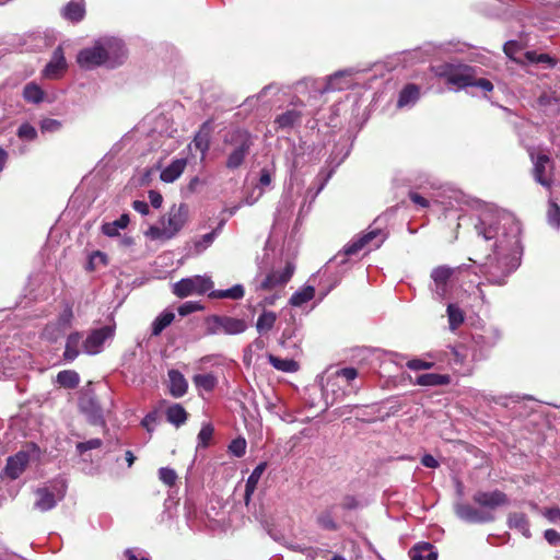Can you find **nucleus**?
Listing matches in <instances>:
<instances>
[{
	"instance_id": "f257e3e1",
	"label": "nucleus",
	"mask_w": 560,
	"mask_h": 560,
	"mask_svg": "<svg viewBox=\"0 0 560 560\" xmlns=\"http://www.w3.org/2000/svg\"><path fill=\"white\" fill-rule=\"evenodd\" d=\"M475 230L492 250L480 264V272L492 284L502 285L518 267L522 254L521 223L509 212L492 208L481 210Z\"/></svg>"
},
{
	"instance_id": "f03ea898",
	"label": "nucleus",
	"mask_w": 560,
	"mask_h": 560,
	"mask_svg": "<svg viewBox=\"0 0 560 560\" xmlns=\"http://www.w3.org/2000/svg\"><path fill=\"white\" fill-rule=\"evenodd\" d=\"M126 57L124 43L115 37L97 39L92 47L79 51L77 62L84 70L105 66L115 68L122 63Z\"/></svg>"
},
{
	"instance_id": "7ed1b4c3",
	"label": "nucleus",
	"mask_w": 560,
	"mask_h": 560,
	"mask_svg": "<svg viewBox=\"0 0 560 560\" xmlns=\"http://www.w3.org/2000/svg\"><path fill=\"white\" fill-rule=\"evenodd\" d=\"M188 220V207L185 203L173 206L155 224L144 232L151 241L165 242L175 237Z\"/></svg>"
},
{
	"instance_id": "20e7f679",
	"label": "nucleus",
	"mask_w": 560,
	"mask_h": 560,
	"mask_svg": "<svg viewBox=\"0 0 560 560\" xmlns=\"http://www.w3.org/2000/svg\"><path fill=\"white\" fill-rule=\"evenodd\" d=\"M434 72L438 77L444 78L446 83L454 86L456 90L465 89L468 86H477L485 92L493 90V84L487 79L475 78V71L468 66H452L444 65L434 68Z\"/></svg>"
},
{
	"instance_id": "39448f33",
	"label": "nucleus",
	"mask_w": 560,
	"mask_h": 560,
	"mask_svg": "<svg viewBox=\"0 0 560 560\" xmlns=\"http://www.w3.org/2000/svg\"><path fill=\"white\" fill-rule=\"evenodd\" d=\"M224 143L229 147L225 165L229 170H236L248 155L253 145V138L246 130L236 129L225 137Z\"/></svg>"
},
{
	"instance_id": "423d86ee",
	"label": "nucleus",
	"mask_w": 560,
	"mask_h": 560,
	"mask_svg": "<svg viewBox=\"0 0 560 560\" xmlns=\"http://www.w3.org/2000/svg\"><path fill=\"white\" fill-rule=\"evenodd\" d=\"M294 265L288 262L280 270H271L270 272L262 275L259 273L255 277L253 284L257 293L265 291H279L281 290L292 278L294 273Z\"/></svg>"
},
{
	"instance_id": "0eeeda50",
	"label": "nucleus",
	"mask_w": 560,
	"mask_h": 560,
	"mask_svg": "<svg viewBox=\"0 0 560 560\" xmlns=\"http://www.w3.org/2000/svg\"><path fill=\"white\" fill-rule=\"evenodd\" d=\"M66 492V481L63 479H55L35 491L36 501L34 506L42 512L49 511L65 498Z\"/></svg>"
},
{
	"instance_id": "6e6552de",
	"label": "nucleus",
	"mask_w": 560,
	"mask_h": 560,
	"mask_svg": "<svg viewBox=\"0 0 560 560\" xmlns=\"http://www.w3.org/2000/svg\"><path fill=\"white\" fill-rule=\"evenodd\" d=\"M247 329V323L243 318L228 315H212L207 319L209 335H240Z\"/></svg>"
},
{
	"instance_id": "1a4fd4ad",
	"label": "nucleus",
	"mask_w": 560,
	"mask_h": 560,
	"mask_svg": "<svg viewBox=\"0 0 560 560\" xmlns=\"http://www.w3.org/2000/svg\"><path fill=\"white\" fill-rule=\"evenodd\" d=\"M504 54L518 63H546L552 68L556 61L548 54H538L536 51L523 52V46L516 40H509L503 46Z\"/></svg>"
},
{
	"instance_id": "9d476101",
	"label": "nucleus",
	"mask_w": 560,
	"mask_h": 560,
	"mask_svg": "<svg viewBox=\"0 0 560 560\" xmlns=\"http://www.w3.org/2000/svg\"><path fill=\"white\" fill-rule=\"evenodd\" d=\"M213 283L209 278L196 276L184 278L173 284V293L178 298H186L192 294H201L212 288Z\"/></svg>"
},
{
	"instance_id": "9b49d317",
	"label": "nucleus",
	"mask_w": 560,
	"mask_h": 560,
	"mask_svg": "<svg viewBox=\"0 0 560 560\" xmlns=\"http://www.w3.org/2000/svg\"><path fill=\"white\" fill-rule=\"evenodd\" d=\"M386 238V234L380 229H373L363 234L362 236L352 240L346 247V255H354L361 249L369 247V249L378 248Z\"/></svg>"
},
{
	"instance_id": "f8f14e48",
	"label": "nucleus",
	"mask_w": 560,
	"mask_h": 560,
	"mask_svg": "<svg viewBox=\"0 0 560 560\" xmlns=\"http://www.w3.org/2000/svg\"><path fill=\"white\" fill-rule=\"evenodd\" d=\"M110 327L93 330L83 342V350L88 354H97L102 351L104 342L113 336Z\"/></svg>"
},
{
	"instance_id": "ddd939ff",
	"label": "nucleus",
	"mask_w": 560,
	"mask_h": 560,
	"mask_svg": "<svg viewBox=\"0 0 560 560\" xmlns=\"http://www.w3.org/2000/svg\"><path fill=\"white\" fill-rule=\"evenodd\" d=\"M353 73L352 69H346L335 72L327 79L322 93L345 91L353 85Z\"/></svg>"
},
{
	"instance_id": "4468645a",
	"label": "nucleus",
	"mask_w": 560,
	"mask_h": 560,
	"mask_svg": "<svg viewBox=\"0 0 560 560\" xmlns=\"http://www.w3.org/2000/svg\"><path fill=\"white\" fill-rule=\"evenodd\" d=\"M455 513L462 521L467 523H488L494 518L490 512L481 511L463 503L455 505Z\"/></svg>"
},
{
	"instance_id": "2eb2a0df",
	"label": "nucleus",
	"mask_w": 560,
	"mask_h": 560,
	"mask_svg": "<svg viewBox=\"0 0 560 560\" xmlns=\"http://www.w3.org/2000/svg\"><path fill=\"white\" fill-rule=\"evenodd\" d=\"M67 69V61L65 58L63 49L61 46H58L49 60V62L44 68L42 74L46 79L56 80L59 79Z\"/></svg>"
},
{
	"instance_id": "dca6fc26",
	"label": "nucleus",
	"mask_w": 560,
	"mask_h": 560,
	"mask_svg": "<svg viewBox=\"0 0 560 560\" xmlns=\"http://www.w3.org/2000/svg\"><path fill=\"white\" fill-rule=\"evenodd\" d=\"M453 275V269L446 266H440L432 270L433 292L438 299L442 300L447 294V283Z\"/></svg>"
},
{
	"instance_id": "f3484780",
	"label": "nucleus",
	"mask_w": 560,
	"mask_h": 560,
	"mask_svg": "<svg viewBox=\"0 0 560 560\" xmlns=\"http://www.w3.org/2000/svg\"><path fill=\"white\" fill-rule=\"evenodd\" d=\"M472 499L475 503H477L478 505L488 509H495L498 506L506 504L508 502L506 495L499 490L490 492L479 491L474 494Z\"/></svg>"
},
{
	"instance_id": "a211bd4d",
	"label": "nucleus",
	"mask_w": 560,
	"mask_h": 560,
	"mask_svg": "<svg viewBox=\"0 0 560 560\" xmlns=\"http://www.w3.org/2000/svg\"><path fill=\"white\" fill-rule=\"evenodd\" d=\"M30 460V455L26 452H19L13 456H10L4 467V474L11 478H19L25 470Z\"/></svg>"
},
{
	"instance_id": "6ab92c4d",
	"label": "nucleus",
	"mask_w": 560,
	"mask_h": 560,
	"mask_svg": "<svg viewBox=\"0 0 560 560\" xmlns=\"http://www.w3.org/2000/svg\"><path fill=\"white\" fill-rule=\"evenodd\" d=\"M168 376V390L174 398L183 397L188 390V383L185 376L177 370H170Z\"/></svg>"
},
{
	"instance_id": "aec40b11",
	"label": "nucleus",
	"mask_w": 560,
	"mask_h": 560,
	"mask_svg": "<svg viewBox=\"0 0 560 560\" xmlns=\"http://www.w3.org/2000/svg\"><path fill=\"white\" fill-rule=\"evenodd\" d=\"M551 161L549 156L541 154L538 155L534 161V177L537 183L541 186L550 188L552 180L550 176L547 175L546 170L550 166Z\"/></svg>"
},
{
	"instance_id": "412c9836",
	"label": "nucleus",
	"mask_w": 560,
	"mask_h": 560,
	"mask_svg": "<svg viewBox=\"0 0 560 560\" xmlns=\"http://www.w3.org/2000/svg\"><path fill=\"white\" fill-rule=\"evenodd\" d=\"M187 165L186 159H176L164 167L160 174V178L164 183H173L184 173Z\"/></svg>"
},
{
	"instance_id": "4be33fe9",
	"label": "nucleus",
	"mask_w": 560,
	"mask_h": 560,
	"mask_svg": "<svg viewBox=\"0 0 560 560\" xmlns=\"http://www.w3.org/2000/svg\"><path fill=\"white\" fill-rule=\"evenodd\" d=\"M411 560H438L436 548L430 542H419L409 551Z\"/></svg>"
},
{
	"instance_id": "5701e85b",
	"label": "nucleus",
	"mask_w": 560,
	"mask_h": 560,
	"mask_svg": "<svg viewBox=\"0 0 560 560\" xmlns=\"http://www.w3.org/2000/svg\"><path fill=\"white\" fill-rule=\"evenodd\" d=\"M266 467H267V463H265V462L258 464L254 468V470L252 471L249 477L247 478L246 485H245V494H244V501H245L246 505L249 504V502L252 500V495L254 494L256 487H257L264 471L266 470Z\"/></svg>"
},
{
	"instance_id": "b1692460",
	"label": "nucleus",
	"mask_w": 560,
	"mask_h": 560,
	"mask_svg": "<svg viewBox=\"0 0 560 560\" xmlns=\"http://www.w3.org/2000/svg\"><path fill=\"white\" fill-rule=\"evenodd\" d=\"M62 16L71 22H79L85 15L84 0H71L61 10Z\"/></svg>"
},
{
	"instance_id": "393cba45",
	"label": "nucleus",
	"mask_w": 560,
	"mask_h": 560,
	"mask_svg": "<svg viewBox=\"0 0 560 560\" xmlns=\"http://www.w3.org/2000/svg\"><path fill=\"white\" fill-rule=\"evenodd\" d=\"M129 222V215L127 213H124L113 222L103 223L101 226V231L104 235L108 237H115L120 234V230H125L128 226Z\"/></svg>"
},
{
	"instance_id": "a878e982",
	"label": "nucleus",
	"mask_w": 560,
	"mask_h": 560,
	"mask_svg": "<svg viewBox=\"0 0 560 560\" xmlns=\"http://www.w3.org/2000/svg\"><path fill=\"white\" fill-rule=\"evenodd\" d=\"M451 383V377L446 374H438V373H427L419 375L415 384L419 386L432 387V386H442Z\"/></svg>"
},
{
	"instance_id": "bb28decb",
	"label": "nucleus",
	"mask_w": 560,
	"mask_h": 560,
	"mask_svg": "<svg viewBox=\"0 0 560 560\" xmlns=\"http://www.w3.org/2000/svg\"><path fill=\"white\" fill-rule=\"evenodd\" d=\"M419 97L420 89L416 84H408L399 93L397 106L406 107L415 105Z\"/></svg>"
},
{
	"instance_id": "cd10ccee",
	"label": "nucleus",
	"mask_w": 560,
	"mask_h": 560,
	"mask_svg": "<svg viewBox=\"0 0 560 560\" xmlns=\"http://www.w3.org/2000/svg\"><path fill=\"white\" fill-rule=\"evenodd\" d=\"M82 336L79 332L70 334L67 338L65 352H63V359L67 362H72L74 359L78 358L80 353V345H81Z\"/></svg>"
},
{
	"instance_id": "c85d7f7f",
	"label": "nucleus",
	"mask_w": 560,
	"mask_h": 560,
	"mask_svg": "<svg viewBox=\"0 0 560 560\" xmlns=\"http://www.w3.org/2000/svg\"><path fill=\"white\" fill-rule=\"evenodd\" d=\"M315 296V288L313 285H305L295 291L289 300L290 305L300 307L305 303L313 300Z\"/></svg>"
},
{
	"instance_id": "c756f323",
	"label": "nucleus",
	"mask_w": 560,
	"mask_h": 560,
	"mask_svg": "<svg viewBox=\"0 0 560 560\" xmlns=\"http://www.w3.org/2000/svg\"><path fill=\"white\" fill-rule=\"evenodd\" d=\"M269 363L278 371L294 373L299 370V363L293 359H281L273 354H268Z\"/></svg>"
},
{
	"instance_id": "7c9ffc66",
	"label": "nucleus",
	"mask_w": 560,
	"mask_h": 560,
	"mask_svg": "<svg viewBox=\"0 0 560 560\" xmlns=\"http://www.w3.org/2000/svg\"><path fill=\"white\" fill-rule=\"evenodd\" d=\"M277 320V314L272 311H264L257 318L256 322V329L257 331L262 335L268 331H270Z\"/></svg>"
},
{
	"instance_id": "2f4dec72",
	"label": "nucleus",
	"mask_w": 560,
	"mask_h": 560,
	"mask_svg": "<svg viewBox=\"0 0 560 560\" xmlns=\"http://www.w3.org/2000/svg\"><path fill=\"white\" fill-rule=\"evenodd\" d=\"M22 95L31 104H39L44 101V91L35 82L27 83L23 89Z\"/></svg>"
},
{
	"instance_id": "473e14b6",
	"label": "nucleus",
	"mask_w": 560,
	"mask_h": 560,
	"mask_svg": "<svg viewBox=\"0 0 560 560\" xmlns=\"http://www.w3.org/2000/svg\"><path fill=\"white\" fill-rule=\"evenodd\" d=\"M166 419L170 423L174 424L175 427H179L186 422L187 412L182 405L174 404L167 408Z\"/></svg>"
},
{
	"instance_id": "72a5a7b5",
	"label": "nucleus",
	"mask_w": 560,
	"mask_h": 560,
	"mask_svg": "<svg viewBox=\"0 0 560 560\" xmlns=\"http://www.w3.org/2000/svg\"><path fill=\"white\" fill-rule=\"evenodd\" d=\"M447 318H448V326L452 331L456 330L465 320V314L463 310L454 304L450 303L447 305Z\"/></svg>"
},
{
	"instance_id": "f704fd0d",
	"label": "nucleus",
	"mask_w": 560,
	"mask_h": 560,
	"mask_svg": "<svg viewBox=\"0 0 560 560\" xmlns=\"http://www.w3.org/2000/svg\"><path fill=\"white\" fill-rule=\"evenodd\" d=\"M175 318L172 311H163L152 323V335L159 336L167 326H170Z\"/></svg>"
},
{
	"instance_id": "c9c22d12",
	"label": "nucleus",
	"mask_w": 560,
	"mask_h": 560,
	"mask_svg": "<svg viewBox=\"0 0 560 560\" xmlns=\"http://www.w3.org/2000/svg\"><path fill=\"white\" fill-rule=\"evenodd\" d=\"M316 524L325 530H337L339 528L338 523L335 521L332 513V506L326 509L317 514Z\"/></svg>"
},
{
	"instance_id": "e433bc0d",
	"label": "nucleus",
	"mask_w": 560,
	"mask_h": 560,
	"mask_svg": "<svg viewBox=\"0 0 560 560\" xmlns=\"http://www.w3.org/2000/svg\"><path fill=\"white\" fill-rule=\"evenodd\" d=\"M192 382L197 388L206 392L213 390L218 384L217 377L211 373L197 374L192 377Z\"/></svg>"
},
{
	"instance_id": "4c0bfd02",
	"label": "nucleus",
	"mask_w": 560,
	"mask_h": 560,
	"mask_svg": "<svg viewBox=\"0 0 560 560\" xmlns=\"http://www.w3.org/2000/svg\"><path fill=\"white\" fill-rule=\"evenodd\" d=\"M509 525L511 528L518 529L525 537L530 536L529 523L523 513H513L509 516Z\"/></svg>"
},
{
	"instance_id": "58836bf2",
	"label": "nucleus",
	"mask_w": 560,
	"mask_h": 560,
	"mask_svg": "<svg viewBox=\"0 0 560 560\" xmlns=\"http://www.w3.org/2000/svg\"><path fill=\"white\" fill-rule=\"evenodd\" d=\"M57 382L66 388H74L79 385L80 377L75 371L65 370L57 374Z\"/></svg>"
},
{
	"instance_id": "ea45409f",
	"label": "nucleus",
	"mask_w": 560,
	"mask_h": 560,
	"mask_svg": "<svg viewBox=\"0 0 560 560\" xmlns=\"http://www.w3.org/2000/svg\"><path fill=\"white\" fill-rule=\"evenodd\" d=\"M301 120V113L296 109H290L277 117L276 122L280 128L293 127Z\"/></svg>"
},
{
	"instance_id": "a19ab883",
	"label": "nucleus",
	"mask_w": 560,
	"mask_h": 560,
	"mask_svg": "<svg viewBox=\"0 0 560 560\" xmlns=\"http://www.w3.org/2000/svg\"><path fill=\"white\" fill-rule=\"evenodd\" d=\"M244 288L242 284H235L226 290H217L211 293V296L219 299H231V300H240L244 296Z\"/></svg>"
},
{
	"instance_id": "79ce46f5",
	"label": "nucleus",
	"mask_w": 560,
	"mask_h": 560,
	"mask_svg": "<svg viewBox=\"0 0 560 560\" xmlns=\"http://www.w3.org/2000/svg\"><path fill=\"white\" fill-rule=\"evenodd\" d=\"M72 318H73V312H72V308L70 306H67L59 315L58 319H57V323L55 324V326L60 330H65L66 328H68L70 325H71V322H72ZM54 325H48L46 328H45V334H48L50 328H52Z\"/></svg>"
},
{
	"instance_id": "37998d69",
	"label": "nucleus",
	"mask_w": 560,
	"mask_h": 560,
	"mask_svg": "<svg viewBox=\"0 0 560 560\" xmlns=\"http://www.w3.org/2000/svg\"><path fill=\"white\" fill-rule=\"evenodd\" d=\"M210 137L206 131H198L192 140V145L205 154L209 150Z\"/></svg>"
},
{
	"instance_id": "c03bdc74",
	"label": "nucleus",
	"mask_w": 560,
	"mask_h": 560,
	"mask_svg": "<svg viewBox=\"0 0 560 560\" xmlns=\"http://www.w3.org/2000/svg\"><path fill=\"white\" fill-rule=\"evenodd\" d=\"M217 235H218V231L217 230L202 235L200 240H197L194 243L195 252L197 254L202 253L205 249H207L213 243V241L217 237Z\"/></svg>"
},
{
	"instance_id": "a18cd8bd",
	"label": "nucleus",
	"mask_w": 560,
	"mask_h": 560,
	"mask_svg": "<svg viewBox=\"0 0 560 560\" xmlns=\"http://www.w3.org/2000/svg\"><path fill=\"white\" fill-rule=\"evenodd\" d=\"M18 136L22 140L33 141L37 138V130L31 124L24 122L19 127Z\"/></svg>"
},
{
	"instance_id": "49530a36",
	"label": "nucleus",
	"mask_w": 560,
	"mask_h": 560,
	"mask_svg": "<svg viewBox=\"0 0 560 560\" xmlns=\"http://www.w3.org/2000/svg\"><path fill=\"white\" fill-rule=\"evenodd\" d=\"M246 440L243 438H237L230 443L229 451L236 457H242L246 452Z\"/></svg>"
},
{
	"instance_id": "de8ad7c7",
	"label": "nucleus",
	"mask_w": 560,
	"mask_h": 560,
	"mask_svg": "<svg viewBox=\"0 0 560 560\" xmlns=\"http://www.w3.org/2000/svg\"><path fill=\"white\" fill-rule=\"evenodd\" d=\"M159 478L163 483L171 487L175 483V481L177 479V475L174 469L168 468V467H162L159 470Z\"/></svg>"
},
{
	"instance_id": "09e8293b",
	"label": "nucleus",
	"mask_w": 560,
	"mask_h": 560,
	"mask_svg": "<svg viewBox=\"0 0 560 560\" xmlns=\"http://www.w3.org/2000/svg\"><path fill=\"white\" fill-rule=\"evenodd\" d=\"M212 434H213L212 425L209 423L202 424V427L198 433L199 445L207 446L209 441L212 438Z\"/></svg>"
},
{
	"instance_id": "8fccbe9b",
	"label": "nucleus",
	"mask_w": 560,
	"mask_h": 560,
	"mask_svg": "<svg viewBox=\"0 0 560 560\" xmlns=\"http://www.w3.org/2000/svg\"><path fill=\"white\" fill-rule=\"evenodd\" d=\"M548 218L552 226L560 229V207L556 202H550Z\"/></svg>"
},
{
	"instance_id": "3c124183",
	"label": "nucleus",
	"mask_w": 560,
	"mask_h": 560,
	"mask_svg": "<svg viewBox=\"0 0 560 560\" xmlns=\"http://www.w3.org/2000/svg\"><path fill=\"white\" fill-rule=\"evenodd\" d=\"M102 440L100 439H91L89 441H85V442H80L77 444V450L80 454L86 452V451H90V450H95V448H98L102 446Z\"/></svg>"
},
{
	"instance_id": "603ef678",
	"label": "nucleus",
	"mask_w": 560,
	"mask_h": 560,
	"mask_svg": "<svg viewBox=\"0 0 560 560\" xmlns=\"http://www.w3.org/2000/svg\"><path fill=\"white\" fill-rule=\"evenodd\" d=\"M499 338H500V336H499V332L497 330L489 331V336L478 335V336L475 337L476 342H478V343H486L489 347L494 346Z\"/></svg>"
},
{
	"instance_id": "864d4df0",
	"label": "nucleus",
	"mask_w": 560,
	"mask_h": 560,
	"mask_svg": "<svg viewBox=\"0 0 560 560\" xmlns=\"http://www.w3.org/2000/svg\"><path fill=\"white\" fill-rule=\"evenodd\" d=\"M61 127V122L57 119L46 118L40 121V129L43 132H55Z\"/></svg>"
},
{
	"instance_id": "5fc2aeb1",
	"label": "nucleus",
	"mask_w": 560,
	"mask_h": 560,
	"mask_svg": "<svg viewBox=\"0 0 560 560\" xmlns=\"http://www.w3.org/2000/svg\"><path fill=\"white\" fill-rule=\"evenodd\" d=\"M358 376V371L354 368H343L336 372L335 380L343 378L347 382H351Z\"/></svg>"
},
{
	"instance_id": "6e6d98bb",
	"label": "nucleus",
	"mask_w": 560,
	"mask_h": 560,
	"mask_svg": "<svg viewBox=\"0 0 560 560\" xmlns=\"http://www.w3.org/2000/svg\"><path fill=\"white\" fill-rule=\"evenodd\" d=\"M434 363L429 361H423L420 359H412L407 362V366L410 370L419 371V370H429L433 368Z\"/></svg>"
},
{
	"instance_id": "4d7b16f0",
	"label": "nucleus",
	"mask_w": 560,
	"mask_h": 560,
	"mask_svg": "<svg viewBox=\"0 0 560 560\" xmlns=\"http://www.w3.org/2000/svg\"><path fill=\"white\" fill-rule=\"evenodd\" d=\"M201 305L197 302H192V301H188V302H185L184 304H182L179 307H178V313L180 316H186L190 313H194L196 311H199L201 310Z\"/></svg>"
},
{
	"instance_id": "13d9d810",
	"label": "nucleus",
	"mask_w": 560,
	"mask_h": 560,
	"mask_svg": "<svg viewBox=\"0 0 560 560\" xmlns=\"http://www.w3.org/2000/svg\"><path fill=\"white\" fill-rule=\"evenodd\" d=\"M124 555L126 560H150V558L143 551L138 549H127Z\"/></svg>"
},
{
	"instance_id": "bf43d9fd",
	"label": "nucleus",
	"mask_w": 560,
	"mask_h": 560,
	"mask_svg": "<svg viewBox=\"0 0 560 560\" xmlns=\"http://www.w3.org/2000/svg\"><path fill=\"white\" fill-rule=\"evenodd\" d=\"M545 539L552 546L560 545V533L556 529H546L544 533Z\"/></svg>"
},
{
	"instance_id": "052dcab7",
	"label": "nucleus",
	"mask_w": 560,
	"mask_h": 560,
	"mask_svg": "<svg viewBox=\"0 0 560 560\" xmlns=\"http://www.w3.org/2000/svg\"><path fill=\"white\" fill-rule=\"evenodd\" d=\"M542 515L550 523H558L560 521V509L559 508H549L544 510Z\"/></svg>"
},
{
	"instance_id": "680f3d73",
	"label": "nucleus",
	"mask_w": 560,
	"mask_h": 560,
	"mask_svg": "<svg viewBox=\"0 0 560 560\" xmlns=\"http://www.w3.org/2000/svg\"><path fill=\"white\" fill-rule=\"evenodd\" d=\"M340 506L343 510H355L359 506V502L353 495H347L342 499Z\"/></svg>"
},
{
	"instance_id": "e2e57ef3",
	"label": "nucleus",
	"mask_w": 560,
	"mask_h": 560,
	"mask_svg": "<svg viewBox=\"0 0 560 560\" xmlns=\"http://www.w3.org/2000/svg\"><path fill=\"white\" fill-rule=\"evenodd\" d=\"M149 200L153 208L159 209L162 206L163 197L159 191L150 190Z\"/></svg>"
},
{
	"instance_id": "0e129e2a",
	"label": "nucleus",
	"mask_w": 560,
	"mask_h": 560,
	"mask_svg": "<svg viewBox=\"0 0 560 560\" xmlns=\"http://www.w3.org/2000/svg\"><path fill=\"white\" fill-rule=\"evenodd\" d=\"M132 208L142 215H147L149 213V205L144 200H135L132 202Z\"/></svg>"
},
{
	"instance_id": "69168bd1",
	"label": "nucleus",
	"mask_w": 560,
	"mask_h": 560,
	"mask_svg": "<svg viewBox=\"0 0 560 560\" xmlns=\"http://www.w3.org/2000/svg\"><path fill=\"white\" fill-rule=\"evenodd\" d=\"M271 174L267 168H262L259 177V186L267 187L271 184Z\"/></svg>"
},
{
	"instance_id": "338daca9",
	"label": "nucleus",
	"mask_w": 560,
	"mask_h": 560,
	"mask_svg": "<svg viewBox=\"0 0 560 560\" xmlns=\"http://www.w3.org/2000/svg\"><path fill=\"white\" fill-rule=\"evenodd\" d=\"M409 197L413 203H416L422 208H427L429 206V201L425 198H423L421 195H419L418 192H410Z\"/></svg>"
},
{
	"instance_id": "774afa93",
	"label": "nucleus",
	"mask_w": 560,
	"mask_h": 560,
	"mask_svg": "<svg viewBox=\"0 0 560 560\" xmlns=\"http://www.w3.org/2000/svg\"><path fill=\"white\" fill-rule=\"evenodd\" d=\"M421 463H422L423 466H425L428 468H436V467H439V462L435 459V457H433L430 454H425L421 458Z\"/></svg>"
}]
</instances>
